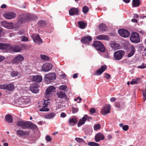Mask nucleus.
<instances>
[{
    "instance_id": "obj_13",
    "label": "nucleus",
    "mask_w": 146,
    "mask_h": 146,
    "mask_svg": "<svg viewBox=\"0 0 146 146\" xmlns=\"http://www.w3.org/2000/svg\"><path fill=\"white\" fill-rule=\"evenodd\" d=\"M24 57L21 54L17 56L13 60V62L14 64H18L24 60Z\"/></svg>"
},
{
    "instance_id": "obj_59",
    "label": "nucleus",
    "mask_w": 146,
    "mask_h": 146,
    "mask_svg": "<svg viewBox=\"0 0 146 146\" xmlns=\"http://www.w3.org/2000/svg\"><path fill=\"white\" fill-rule=\"evenodd\" d=\"M131 21L133 22H134L135 23H137V19H133L131 20Z\"/></svg>"
},
{
    "instance_id": "obj_12",
    "label": "nucleus",
    "mask_w": 146,
    "mask_h": 146,
    "mask_svg": "<svg viewBox=\"0 0 146 146\" xmlns=\"http://www.w3.org/2000/svg\"><path fill=\"white\" fill-rule=\"evenodd\" d=\"M39 86L37 84L35 83L31 84L30 87V89L31 91L34 93H37L39 90L38 89Z\"/></svg>"
},
{
    "instance_id": "obj_21",
    "label": "nucleus",
    "mask_w": 146,
    "mask_h": 146,
    "mask_svg": "<svg viewBox=\"0 0 146 146\" xmlns=\"http://www.w3.org/2000/svg\"><path fill=\"white\" fill-rule=\"evenodd\" d=\"M88 117V116L87 115H85L81 119H80L78 124V127H80L81 125L84 124Z\"/></svg>"
},
{
    "instance_id": "obj_58",
    "label": "nucleus",
    "mask_w": 146,
    "mask_h": 146,
    "mask_svg": "<svg viewBox=\"0 0 146 146\" xmlns=\"http://www.w3.org/2000/svg\"><path fill=\"white\" fill-rule=\"evenodd\" d=\"M78 100H79V101H80L82 100V99L80 97H78L77 98H75L74 99V101H76Z\"/></svg>"
},
{
    "instance_id": "obj_60",
    "label": "nucleus",
    "mask_w": 146,
    "mask_h": 146,
    "mask_svg": "<svg viewBox=\"0 0 146 146\" xmlns=\"http://www.w3.org/2000/svg\"><path fill=\"white\" fill-rule=\"evenodd\" d=\"M115 106L117 108H119L120 107V105L118 103H116L115 104Z\"/></svg>"
},
{
    "instance_id": "obj_44",
    "label": "nucleus",
    "mask_w": 146,
    "mask_h": 146,
    "mask_svg": "<svg viewBox=\"0 0 146 146\" xmlns=\"http://www.w3.org/2000/svg\"><path fill=\"white\" fill-rule=\"evenodd\" d=\"M88 8L86 6H84L82 9V11L83 13H86L88 11Z\"/></svg>"
},
{
    "instance_id": "obj_2",
    "label": "nucleus",
    "mask_w": 146,
    "mask_h": 146,
    "mask_svg": "<svg viewBox=\"0 0 146 146\" xmlns=\"http://www.w3.org/2000/svg\"><path fill=\"white\" fill-rule=\"evenodd\" d=\"M34 17L33 15H22L19 16L18 17V23L21 25L24 22L29 21L30 20L34 19Z\"/></svg>"
},
{
    "instance_id": "obj_15",
    "label": "nucleus",
    "mask_w": 146,
    "mask_h": 146,
    "mask_svg": "<svg viewBox=\"0 0 146 146\" xmlns=\"http://www.w3.org/2000/svg\"><path fill=\"white\" fill-rule=\"evenodd\" d=\"M16 133L19 136L22 137L28 135L29 132L28 131H23L21 129H19L17 131Z\"/></svg>"
},
{
    "instance_id": "obj_25",
    "label": "nucleus",
    "mask_w": 146,
    "mask_h": 146,
    "mask_svg": "<svg viewBox=\"0 0 146 146\" xmlns=\"http://www.w3.org/2000/svg\"><path fill=\"white\" fill-rule=\"evenodd\" d=\"M78 13V9L75 8H71L69 11V14L71 16L77 14Z\"/></svg>"
},
{
    "instance_id": "obj_33",
    "label": "nucleus",
    "mask_w": 146,
    "mask_h": 146,
    "mask_svg": "<svg viewBox=\"0 0 146 146\" xmlns=\"http://www.w3.org/2000/svg\"><path fill=\"white\" fill-rule=\"evenodd\" d=\"M7 90L9 91H11L14 89V86L13 84L10 83L9 84H7Z\"/></svg>"
},
{
    "instance_id": "obj_10",
    "label": "nucleus",
    "mask_w": 146,
    "mask_h": 146,
    "mask_svg": "<svg viewBox=\"0 0 146 146\" xmlns=\"http://www.w3.org/2000/svg\"><path fill=\"white\" fill-rule=\"evenodd\" d=\"M118 33L121 36L123 37H127L130 35L128 31L124 29H119L118 31Z\"/></svg>"
},
{
    "instance_id": "obj_11",
    "label": "nucleus",
    "mask_w": 146,
    "mask_h": 146,
    "mask_svg": "<svg viewBox=\"0 0 146 146\" xmlns=\"http://www.w3.org/2000/svg\"><path fill=\"white\" fill-rule=\"evenodd\" d=\"M111 105L110 104L105 105L101 111L102 114L105 115L107 113H109L110 111Z\"/></svg>"
},
{
    "instance_id": "obj_40",
    "label": "nucleus",
    "mask_w": 146,
    "mask_h": 146,
    "mask_svg": "<svg viewBox=\"0 0 146 146\" xmlns=\"http://www.w3.org/2000/svg\"><path fill=\"white\" fill-rule=\"evenodd\" d=\"M18 72L17 70L12 71L10 73V75L12 77H15L17 76L18 75Z\"/></svg>"
},
{
    "instance_id": "obj_56",
    "label": "nucleus",
    "mask_w": 146,
    "mask_h": 146,
    "mask_svg": "<svg viewBox=\"0 0 146 146\" xmlns=\"http://www.w3.org/2000/svg\"><path fill=\"white\" fill-rule=\"evenodd\" d=\"M5 58V57L0 55V62L4 60Z\"/></svg>"
},
{
    "instance_id": "obj_5",
    "label": "nucleus",
    "mask_w": 146,
    "mask_h": 146,
    "mask_svg": "<svg viewBox=\"0 0 146 146\" xmlns=\"http://www.w3.org/2000/svg\"><path fill=\"white\" fill-rule=\"evenodd\" d=\"M30 102V99L28 97L23 96L20 98L18 101L17 103L19 105H21L22 104H26Z\"/></svg>"
},
{
    "instance_id": "obj_42",
    "label": "nucleus",
    "mask_w": 146,
    "mask_h": 146,
    "mask_svg": "<svg viewBox=\"0 0 146 146\" xmlns=\"http://www.w3.org/2000/svg\"><path fill=\"white\" fill-rule=\"evenodd\" d=\"M88 145L90 146H99V144L98 143L94 142H89Z\"/></svg>"
},
{
    "instance_id": "obj_43",
    "label": "nucleus",
    "mask_w": 146,
    "mask_h": 146,
    "mask_svg": "<svg viewBox=\"0 0 146 146\" xmlns=\"http://www.w3.org/2000/svg\"><path fill=\"white\" fill-rule=\"evenodd\" d=\"M40 57L42 60H44L48 61L49 60V58L48 56L46 55L41 54L40 55Z\"/></svg>"
},
{
    "instance_id": "obj_14",
    "label": "nucleus",
    "mask_w": 146,
    "mask_h": 146,
    "mask_svg": "<svg viewBox=\"0 0 146 146\" xmlns=\"http://www.w3.org/2000/svg\"><path fill=\"white\" fill-rule=\"evenodd\" d=\"M52 65L50 63H46L44 64L42 66V70L44 72H47L52 68Z\"/></svg>"
},
{
    "instance_id": "obj_34",
    "label": "nucleus",
    "mask_w": 146,
    "mask_h": 146,
    "mask_svg": "<svg viewBox=\"0 0 146 146\" xmlns=\"http://www.w3.org/2000/svg\"><path fill=\"white\" fill-rule=\"evenodd\" d=\"M58 96L60 98H66V96L65 95V93L62 92H58L57 94Z\"/></svg>"
},
{
    "instance_id": "obj_63",
    "label": "nucleus",
    "mask_w": 146,
    "mask_h": 146,
    "mask_svg": "<svg viewBox=\"0 0 146 146\" xmlns=\"http://www.w3.org/2000/svg\"><path fill=\"white\" fill-rule=\"evenodd\" d=\"M60 76H63V78H66V75L65 74H64V73H62V74H60Z\"/></svg>"
},
{
    "instance_id": "obj_37",
    "label": "nucleus",
    "mask_w": 146,
    "mask_h": 146,
    "mask_svg": "<svg viewBox=\"0 0 146 146\" xmlns=\"http://www.w3.org/2000/svg\"><path fill=\"white\" fill-rule=\"evenodd\" d=\"M75 140L78 142L79 143H82L83 144H86V143L82 139L79 137H77L75 138Z\"/></svg>"
},
{
    "instance_id": "obj_28",
    "label": "nucleus",
    "mask_w": 146,
    "mask_h": 146,
    "mask_svg": "<svg viewBox=\"0 0 146 146\" xmlns=\"http://www.w3.org/2000/svg\"><path fill=\"white\" fill-rule=\"evenodd\" d=\"M55 90V88L54 87L52 86H50L48 87L46 90V94L48 95L50 94V93L54 92Z\"/></svg>"
},
{
    "instance_id": "obj_51",
    "label": "nucleus",
    "mask_w": 146,
    "mask_h": 146,
    "mask_svg": "<svg viewBox=\"0 0 146 146\" xmlns=\"http://www.w3.org/2000/svg\"><path fill=\"white\" fill-rule=\"evenodd\" d=\"M104 75V77L107 79H109L111 76V75H110L108 74L107 73H105Z\"/></svg>"
},
{
    "instance_id": "obj_9",
    "label": "nucleus",
    "mask_w": 146,
    "mask_h": 146,
    "mask_svg": "<svg viewBox=\"0 0 146 146\" xmlns=\"http://www.w3.org/2000/svg\"><path fill=\"white\" fill-rule=\"evenodd\" d=\"M1 25L5 28L8 29H12L14 28V24L12 22H8L3 21L1 22Z\"/></svg>"
},
{
    "instance_id": "obj_23",
    "label": "nucleus",
    "mask_w": 146,
    "mask_h": 146,
    "mask_svg": "<svg viewBox=\"0 0 146 146\" xmlns=\"http://www.w3.org/2000/svg\"><path fill=\"white\" fill-rule=\"evenodd\" d=\"M96 38L99 40H109V38L107 35H100L96 36Z\"/></svg>"
},
{
    "instance_id": "obj_50",
    "label": "nucleus",
    "mask_w": 146,
    "mask_h": 146,
    "mask_svg": "<svg viewBox=\"0 0 146 146\" xmlns=\"http://www.w3.org/2000/svg\"><path fill=\"white\" fill-rule=\"evenodd\" d=\"M143 95V100L145 101L146 100V89L142 92Z\"/></svg>"
},
{
    "instance_id": "obj_24",
    "label": "nucleus",
    "mask_w": 146,
    "mask_h": 146,
    "mask_svg": "<svg viewBox=\"0 0 146 146\" xmlns=\"http://www.w3.org/2000/svg\"><path fill=\"white\" fill-rule=\"evenodd\" d=\"M77 122L76 118L75 117L70 118L69 120V124L71 126H74L76 124Z\"/></svg>"
},
{
    "instance_id": "obj_38",
    "label": "nucleus",
    "mask_w": 146,
    "mask_h": 146,
    "mask_svg": "<svg viewBox=\"0 0 146 146\" xmlns=\"http://www.w3.org/2000/svg\"><path fill=\"white\" fill-rule=\"evenodd\" d=\"M133 5L135 7L139 6V5L140 1L139 0H133Z\"/></svg>"
},
{
    "instance_id": "obj_16",
    "label": "nucleus",
    "mask_w": 146,
    "mask_h": 146,
    "mask_svg": "<svg viewBox=\"0 0 146 146\" xmlns=\"http://www.w3.org/2000/svg\"><path fill=\"white\" fill-rule=\"evenodd\" d=\"M16 14L15 13L13 12H10L5 13L4 15V17L7 19H10L14 18L16 16Z\"/></svg>"
},
{
    "instance_id": "obj_48",
    "label": "nucleus",
    "mask_w": 146,
    "mask_h": 146,
    "mask_svg": "<svg viewBox=\"0 0 146 146\" xmlns=\"http://www.w3.org/2000/svg\"><path fill=\"white\" fill-rule=\"evenodd\" d=\"M79 110L78 108L76 107H73L72 111L73 113H77Z\"/></svg>"
},
{
    "instance_id": "obj_7",
    "label": "nucleus",
    "mask_w": 146,
    "mask_h": 146,
    "mask_svg": "<svg viewBox=\"0 0 146 146\" xmlns=\"http://www.w3.org/2000/svg\"><path fill=\"white\" fill-rule=\"evenodd\" d=\"M125 52L122 50H119L115 52L114 53V57L117 60H119L122 59L124 55Z\"/></svg>"
},
{
    "instance_id": "obj_45",
    "label": "nucleus",
    "mask_w": 146,
    "mask_h": 146,
    "mask_svg": "<svg viewBox=\"0 0 146 146\" xmlns=\"http://www.w3.org/2000/svg\"><path fill=\"white\" fill-rule=\"evenodd\" d=\"M7 84H3L0 85V89H1L6 90Z\"/></svg>"
},
{
    "instance_id": "obj_20",
    "label": "nucleus",
    "mask_w": 146,
    "mask_h": 146,
    "mask_svg": "<svg viewBox=\"0 0 146 146\" xmlns=\"http://www.w3.org/2000/svg\"><path fill=\"white\" fill-rule=\"evenodd\" d=\"M92 40L91 37L89 36H86L82 38L81 41L82 42L85 44H89Z\"/></svg>"
},
{
    "instance_id": "obj_3",
    "label": "nucleus",
    "mask_w": 146,
    "mask_h": 146,
    "mask_svg": "<svg viewBox=\"0 0 146 146\" xmlns=\"http://www.w3.org/2000/svg\"><path fill=\"white\" fill-rule=\"evenodd\" d=\"M131 41L133 43H137L140 41L139 34L136 32H133L130 38Z\"/></svg>"
},
{
    "instance_id": "obj_61",
    "label": "nucleus",
    "mask_w": 146,
    "mask_h": 146,
    "mask_svg": "<svg viewBox=\"0 0 146 146\" xmlns=\"http://www.w3.org/2000/svg\"><path fill=\"white\" fill-rule=\"evenodd\" d=\"M112 137L111 135H108L107 137L108 139L109 140H110L112 138Z\"/></svg>"
},
{
    "instance_id": "obj_57",
    "label": "nucleus",
    "mask_w": 146,
    "mask_h": 146,
    "mask_svg": "<svg viewBox=\"0 0 146 146\" xmlns=\"http://www.w3.org/2000/svg\"><path fill=\"white\" fill-rule=\"evenodd\" d=\"M116 99L115 98L112 97L110 99V100L111 102H114L116 100Z\"/></svg>"
},
{
    "instance_id": "obj_49",
    "label": "nucleus",
    "mask_w": 146,
    "mask_h": 146,
    "mask_svg": "<svg viewBox=\"0 0 146 146\" xmlns=\"http://www.w3.org/2000/svg\"><path fill=\"white\" fill-rule=\"evenodd\" d=\"M146 67V64L142 63L141 65L138 66L137 68L141 69L144 68Z\"/></svg>"
},
{
    "instance_id": "obj_19",
    "label": "nucleus",
    "mask_w": 146,
    "mask_h": 146,
    "mask_svg": "<svg viewBox=\"0 0 146 146\" xmlns=\"http://www.w3.org/2000/svg\"><path fill=\"white\" fill-rule=\"evenodd\" d=\"M107 66L106 65L102 66L100 68L98 69L95 72L96 75H100L106 69Z\"/></svg>"
},
{
    "instance_id": "obj_6",
    "label": "nucleus",
    "mask_w": 146,
    "mask_h": 146,
    "mask_svg": "<svg viewBox=\"0 0 146 146\" xmlns=\"http://www.w3.org/2000/svg\"><path fill=\"white\" fill-rule=\"evenodd\" d=\"M31 36L34 42L35 43L39 44L42 43V40L39 35L37 34H31Z\"/></svg>"
},
{
    "instance_id": "obj_46",
    "label": "nucleus",
    "mask_w": 146,
    "mask_h": 146,
    "mask_svg": "<svg viewBox=\"0 0 146 146\" xmlns=\"http://www.w3.org/2000/svg\"><path fill=\"white\" fill-rule=\"evenodd\" d=\"M94 129L95 130H97L98 129H99L101 128V126L99 124H95L94 126Z\"/></svg>"
},
{
    "instance_id": "obj_30",
    "label": "nucleus",
    "mask_w": 146,
    "mask_h": 146,
    "mask_svg": "<svg viewBox=\"0 0 146 146\" xmlns=\"http://www.w3.org/2000/svg\"><path fill=\"white\" fill-rule=\"evenodd\" d=\"M5 119L7 122L9 123H11L13 122L12 116L10 114L6 115L5 116Z\"/></svg>"
},
{
    "instance_id": "obj_4",
    "label": "nucleus",
    "mask_w": 146,
    "mask_h": 146,
    "mask_svg": "<svg viewBox=\"0 0 146 146\" xmlns=\"http://www.w3.org/2000/svg\"><path fill=\"white\" fill-rule=\"evenodd\" d=\"M93 46L96 48V49L102 52H104L105 48L103 44L100 41H96L92 44Z\"/></svg>"
},
{
    "instance_id": "obj_32",
    "label": "nucleus",
    "mask_w": 146,
    "mask_h": 146,
    "mask_svg": "<svg viewBox=\"0 0 146 146\" xmlns=\"http://www.w3.org/2000/svg\"><path fill=\"white\" fill-rule=\"evenodd\" d=\"M110 46L114 50L118 49L119 47V44L114 42H112L110 43Z\"/></svg>"
},
{
    "instance_id": "obj_62",
    "label": "nucleus",
    "mask_w": 146,
    "mask_h": 146,
    "mask_svg": "<svg viewBox=\"0 0 146 146\" xmlns=\"http://www.w3.org/2000/svg\"><path fill=\"white\" fill-rule=\"evenodd\" d=\"M78 76V74H75L73 75V77L74 78H76Z\"/></svg>"
},
{
    "instance_id": "obj_17",
    "label": "nucleus",
    "mask_w": 146,
    "mask_h": 146,
    "mask_svg": "<svg viewBox=\"0 0 146 146\" xmlns=\"http://www.w3.org/2000/svg\"><path fill=\"white\" fill-rule=\"evenodd\" d=\"M50 102L48 101H45L44 102L42 108L39 109V111H46L49 110L48 108V106L50 104Z\"/></svg>"
},
{
    "instance_id": "obj_47",
    "label": "nucleus",
    "mask_w": 146,
    "mask_h": 146,
    "mask_svg": "<svg viewBox=\"0 0 146 146\" xmlns=\"http://www.w3.org/2000/svg\"><path fill=\"white\" fill-rule=\"evenodd\" d=\"M67 88V86L65 85H62L59 86V88L60 90H64Z\"/></svg>"
},
{
    "instance_id": "obj_54",
    "label": "nucleus",
    "mask_w": 146,
    "mask_h": 146,
    "mask_svg": "<svg viewBox=\"0 0 146 146\" xmlns=\"http://www.w3.org/2000/svg\"><path fill=\"white\" fill-rule=\"evenodd\" d=\"M90 112L91 113H94L96 112V110L94 108H92L90 111Z\"/></svg>"
},
{
    "instance_id": "obj_55",
    "label": "nucleus",
    "mask_w": 146,
    "mask_h": 146,
    "mask_svg": "<svg viewBox=\"0 0 146 146\" xmlns=\"http://www.w3.org/2000/svg\"><path fill=\"white\" fill-rule=\"evenodd\" d=\"M66 116V114L64 112H62L60 114V116L62 117H64Z\"/></svg>"
},
{
    "instance_id": "obj_35",
    "label": "nucleus",
    "mask_w": 146,
    "mask_h": 146,
    "mask_svg": "<svg viewBox=\"0 0 146 146\" xmlns=\"http://www.w3.org/2000/svg\"><path fill=\"white\" fill-rule=\"evenodd\" d=\"M79 27L81 29H84L86 27V24L82 21L79 22L78 23Z\"/></svg>"
},
{
    "instance_id": "obj_39",
    "label": "nucleus",
    "mask_w": 146,
    "mask_h": 146,
    "mask_svg": "<svg viewBox=\"0 0 146 146\" xmlns=\"http://www.w3.org/2000/svg\"><path fill=\"white\" fill-rule=\"evenodd\" d=\"M119 125L121 127H122L123 129L125 131H127L129 128L128 125H123V124L122 123L119 124Z\"/></svg>"
},
{
    "instance_id": "obj_26",
    "label": "nucleus",
    "mask_w": 146,
    "mask_h": 146,
    "mask_svg": "<svg viewBox=\"0 0 146 146\" xmlns=\"http://www.w3.org/2000/svg\"><path fill=\"white\" fill-rule=\"evenodd\" d=\"M56 113L54 112L48 113L44 115L45 118L50 119L55 117Z\"/></svg>"
},
{
    "instance_id": "obj_29",
    "label": "nucleus",
    "mask_w": 146,
    "mask_h": 146,
    "mask_svg": "<svg viewBox=\"0 0 146 146\" xmlns=\"http://www.w3.org/2000/svg\"><path fill=\"white\" fill-rule=\"evenodd\" d=\"M135 52V47L133 45H131V50L130 52L128 54L127 56L130 57L132 56Z\"/></svg>"
},
{
    "instance_id": "obj_1",
    "label": "nucleus",
    "mask_w": 146,
    "mask_h": 146,
    "mask_svg": "<svg viewBox=\"0 0 146 146\" xmlns=\"http://www.w3.org/2000/svg\"><path fill=\"white\" fill-rule=\"evenodd\" d=\"M17 126L20 127L22 129H25L30 127L32 125L35 128L37 127L36 126L30 121H20L17 123Z\"/></svg>"
},
{
    "instance_id": "obj_64",
    "label": "nucleus",
    "mask_w": 146,
    "mask_h": 146,
    "mask_svg": "<svg viewBox=\"0 0 146 146\" xmlns=\"http://www.w3.org/2000/svg\"><path fill=\"white\" fill-rule=\"evenodd\" d=\"M6 7V5L5 4H3L1 6V7L2 8H5Z\"/></svg>"
},
{
    "instance_id": "obj_52",
    "label": "nucleus",
    "mask_w": 146,
    "mask_h": 146,
    "mask_svg": "<svg viewBox=\"0 0 146 146\" xmlns=\"http://www.w3.org/2000/svg\"><path fill=\"white\" fill-rule=\"evenodd\" d=\"M45 139L47 141L50 142L52 140L51 138L49 135H47L45 137Z\"/></svg>"
},
{
    "instance_id": "obj_22",
    "label": "nucleus",
    "mask_w": 146,
    "mask_h": 146,
    "mask_svg": "<svg viewBox=\"0 0 146 146\" xmlns=\"http://www.w3.org/2000/svg\"><path fill=\"white\" fill-rule=\"evenodd\" d=\"M104 138V135L101 133H98L95 136V140L96 142H98L100 140H103Z\"/></svg>"
},
{
    "instance_id": "obj_41",
    "label": "nucleus",
    "mask_w": 146,
    "mask_h": 146,
    "mask_svg": "<svg viewBox=\"0 0 146 146\" xmlns=\"http://www.w3.org/2000/svg\"><path fill=\"white\" fill-rule=\"evenodd\" d=\"M139 81L140 79L139 78L133 79L131 82L130 84L132 85L134 84L137 83Z\"/></svg>"
},
{
    "instance_id": "obj_27",
    "label": "nucleus",
    "mask_w": 146,
    "mask_h": 146,
    "mask_svg": "<svg viewBox=\"0 0 146 146\" xmlns=\"http://www.w3.org/2000/svg\"><path fill=\"white\" fill-rule=\"evenodd\" d=\"M11 50L13 51L18 52L22 50L21 47L18 46H13L11 47Z\"/></svg>"
},
{
    "instance_id": "obj_31",
    "label": "nucleus",
    "mask_w": 146,
    "mask_h": 146,
    "mask_svg": "<svg viewBox=\"0 0 146 146\" xmlns=\"http://www.w3.org/2000/svg\"><path fill=\"white\" fill-rule=\"evenodd\" d=\"M10 45L9 44L0 43V49H8L10 47Z\"/></svg>"
},
{
    "instance_id": "obj_18",
    "label": "nucleus",
    "mask_w": 146,
    "mask_h": 146,
    "mask_svg": "<svg viewBox=\"0 0 146 146\" xmlns=\"http://www.w3.org/2000/svg\"><path fill=\"white\" fill-rule=\"evenodd\" d=\"M31 79L33 81L40 82H41L42 78L41 75H37L32 76L31 77Z\"/></svg>"
},
{
    "instance_id": "obj_8",
    "label": "nucleus",
    "mask_w": 146,
    "mask_h": 146,
    "mask_svg": "<svg viewBox=\"0 0 146 146\" xmlns=\"http://www.w3.org/2000/svg\"><path fill=\"white\" fill-rule=\"evenodd\" d=\"M56 74L53 72L49 73L45 76V80L47 81H52L56 79Z\"/></svg>"
},
{
    "instance_id": "obj_53",
    "label": "nucleus",
    "mask_w": 146,
    "mask_h": 146,
    "mask_svg": "<svg viewBox=\"0 0 146 146\" xmlns=\"http://www.w3.org/2000/svg\"><path fill=\"white\" fill-rule=\"evenodd\" d=\"M22 39L21 40L23 41H28V38L25 36H23L22 37Z\"/></svg>"
},
{
    "instance_id": "obj_36",
    "label": "nucleus",
    "mask_w": 146,
    "mask_h": 146,
    "mask_svg": "<svg viewBox=\"0 0 146 146\" xmlns=\"http://www.w3.org/2000/svg\"><path fill=\"white\" fill-rule=\"evenodd\" d=\"M99 28L100 30L102 31H105L107 29L105 25L103 23L100 25L99 26Z\"/></svg>"
}]
</instances>
